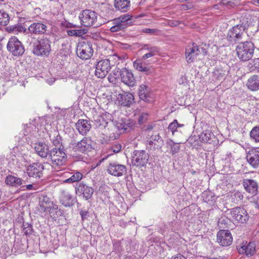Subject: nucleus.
<instances>
[{
  "label": "nucleus",
  "mask_w": 259,
  "mask_h": 259,
  "mask_svg": "<svg viewBox=\"0 0 259 259\" xmlns=\"http://www.w3.org/2000/svg\"><path fill=\"white\" fill-rule=\"evenodd\" d=\"M235 50L240 60L247 61L250 60L253 56L254 45L250 41L241 42L237 46Z\"/></svg>",
  "instance_id": "nucleus-1"
},
{
  "label": "nucleus",
  "mask_w": 259,
  "mask_h": 259,
  "mask_svg": "<svg viewBox=\"0 0 259 259\" xmlns=\"http://www.w3.org/2000/svg\"><path fill=\"white\" fill-rule=\"evenodd\" d=\"M246 85L251 91L259 90V75H253L247 80Z\"/></svg>",
  "instance_id": "nucleus-30"
},
{
  "label": "nucleus",
  "mask_w": 259,
  "mask_h": 259,
  "mask_svg": "<svg viewBox=\"0 0 259 259\" xmlns=\"http://www.w3.org/2000/svg\"><path fill=\"white\" fill-rule=\"evenodd\" d=\"M107 171L109 174L112 176L120 177L126 173V167L124 165L113 162L109 164Z\"/></svg>",
  "instance_id": "nucleus-18"
},
{
  "label": "nucleus",
  "mask_w": 259,
  "mask_h": 259,
  "mask_svg": "<svg viewBox=\"0 0 259 259\" xmlns=\"http://www.w3.org/2000/svg\"><path fill=\"white\" fill-rule=\"evenodd\" d=\"M149 154L144 150H135L132 159V164L136 167L145 166L149 160Z\"/></svg>",
  "instance_id": "nucleus-10"
},
{
  "label": "nucleus",
  "mask_w": 259,
  "mask_h": 259,
  "mask_svg": "<svg viewBox=\"0 0 259 259\" xmlns=\"http://www.w3.org/2000/svg\"><path fill=\"white\" fill-rule=\"evenodd\" d=\"M54 205L50 198L46 194H41L39 196V210L43 212L48 211Z\"/></svg>",
  "instance_id": "nucleus-25"
},
{
  "label": "nucleus",
  "mask_w": 259,
  "mask_h": 259,
  "mask_svg": "<svg viewBox=\"0 0 259 259\" xmlns=\"http://www.w3.org/2000/svg\"><path fill=\"white\" fill-rule=\"evenodd\" d=\"M158 143H154L153 144V146H148L147 145V148L149 150H160L161 151V148H156V147H157V145H158Z\"/></svg>",
  "instance_id": "nucleus-54"
},
{
  "label": "nucleus",
  "mask_w": 259,
  "mask_h": 259,
  "mask_svg": "<svg viewBox=\"0 0 259 259\" xmlns=\"http://www.w3.org/2000/svg\"><path fill=\"white\" fill-rule=\"evenodd\" d=\"M79 18L82 25L90 27L96 24L98 15L95 11L91 10H84L79 14Z\"/></svg>",
  "instance_id": "nucleus-7"
},
{
  "label": "nucleus",
  "mask_w": 259,
  "mask_h": 259,
  "mask_svg": "<svg viewBox=\"0 0 259 259\" xmlns=\"http://www.w3.org/2000/svg\"><path fill=\"white\" fill-rule=\"evenodd\" d=\"M114 7L116 10L125 12L128 11L130 6V0H114Z\"/></svg>",
  "instance_id": "nucleus-33"
},
{
  "label": "nucleus",
  "mask_w": 259,
  "mask_h": 259,
  "mask_svg": "<svg viewBox=\"0 0 259 259\" xmlns=\"http://www.w3.org/2000/svg\"><path fill=\"white\" fill-rule=\"evenodd\" d=\"M217 242L223 246L230 245L233 241L232 235L229 231L221 230H220L217 236Z\"/></svg>",
  "instance_id": "nucleus-15"
},
{
  "label": "nucleus",
  "mask_w": 259,
  "mask_h": 259,
  "mask_svg": "<svg viewBox=\"0 0 259 259\" xmlns=\"http://www.w3.org/2000/svg\"><path fill=\"white\" fill-rule=\"evenodd\" d=\"M200 51H202V52L204 54H206V52L205 51V49H204L203 48H200Z\"/></svg>",
  "instance_id": "nucleus-62"
},
{
  "label": "nucleus",
  "mask_w": 259,
  "mask_h": 259,
  "mask_svg": "<svg viewBox=\"0 0 259 259\" xmlns=\"http://www.w3.org/2000/svg\"><path fill=\"white\" fill-rule=\"evenodd\" d=\"M154 143H158L156 148H161L162 146L163 145V140L162 138L159 136V134H155L152 135L150 138L147 141V145L149 146H153Z\"/></svg>",
  "instance_id": "nucleus-34"
},
{
  "label": "nucleus",
  "mask_w": 259,
  "mask_h": 259,
  "mask_svg": "<svg viewBox=\"0 0 259 259\" xmlns=\"http://www.w3.org/2000/svg\"><path fill=\"white\" fill-rule=\"evenodd\" d=\"M121 81L130 87H134L136 84V79L133 73L126 68H124L120 71Z\"/></svg>",
  "instance_id": "nucleus-21"
},
{
  "label": "nucleus",
  "mask_w": 259,
  "mask_h": 259,
  "mask_svg": "<svg viewBox=\"0 0 259 259\" xmlns=\"http://www.w3.org/2000/svg\"><path fill=\"white\" fill-rule=\"evenodd\" d=\"M142 49H145L148 50L153 55H155L159 51V49L157 47L149 46L148 45H144Z\"/></svg>",
  "instance_id": "nucleus-44"
},
{
  "label": "nucleus",
  "mask_w": 259,
  "mask_h": 259,
  "mask_svg": "<svg viewBox=\"0 0 259 259\" xmlns=\"http://www.w3.org/2000/svg\"><path fill=\"white\" fill-rule=\"evenodd\" d=\"M237 249L240 254L250 257L255 252V244L253 242L243 243L240 245L237 246Z\"/></svg>",
  "instance_id": "nucleus-16"
},
{
  "label": "nucleus",
  "mask_w": 259,
  "mask_h": 259,
  "mask_svg": "<svg viewBox=\"0 0 259 259\" xmlns=\"http://www.w3.org/2000/svg\"><path fill=\"white\" fill-rule=\"evenodd\" d=\"M51 43L50 39L46 37L37 39L33 43V53L37 56H48L51 51Z\"/></svg>",
  "instance_id": "nucleus-2"
},
{
  "label": "nucleus",
  "mask_w": 259,
  "mask_h": 259,
  "mask_svg": "<svg viewBox=\"0 0 259 259\" xmlns=\"http://www.w3.org/2000/svg\"><path fill=\"white\" fill-rule=\"evenodd\" d=\"M120 71H121L120 70L119 71L118 70H117L116 71H115V70L113 72V74L114 76H116V77H117L118 76V73L120 74Z\"/></svg>",
  "instance_id": "nucleus-60"
},
{
  "label": "nucleus",
  "mask_w": 259,
  "mask_h": 259,
  "mask_svg": "<svg viewBox=\"0 0 259 259\" xmlns=\"http://www.w3.org/2000/svg\"><path fill=\"white\" fill-rule=\"evenodd\" d=\"M7 48L15 56H22L25 52L23 45L16 37H12L9 39Z\"/></svg>",
  "instance_id": "nucleus-9"
},
{
  "label": "nucleus",
  "mask_w": 259,
  "mask_h": 259,
  "mask_svg": "<svg viewBox=\"0 0 259 259\" xmlns=\"http://www.w3.org/2000/svg\"><path fill=\"white\" fill-rule=\"evenodd\" d=\"M40 122V119H34L32 122L27 123L24 125V128H30L31 130L37 129V130H58L59 127L58 126V122L56 120L52 121L50 118L46 119L45 121L41 122L40 124L38 123Z\"/></svg>",
  "instance_id": "nucleus-6"
},
{
  "label": "nucleus",
  "mask_w": 259,
  "mask_h": 259,
  "mask_svg": "<svg viewBox=\"0 0 259 259\" xmlns=\"http://www.w3.org/2000/svg\"><path fill=\"white\" fill-rule=\"evenodd\" d=\"M254 206L256 208H259V206H258V203L257 202L254 203Z\"/></svg>",
  "instance_id": "nucleus-63"
},
{
  "label": "nucleus",
  "mask_w": 259,
  "mask_h": 259,
  "mask_svg": "<svg viewBox=\"0 0 259 259\" xmlns=\"http://www.w3.org/2000/svg\"><path fill=\"white\" fill-rule=\"evenodd\" d=\"M49 156L53 167L65 164L67 157L63 145H60L59 147H55L52 149L50 150Z\"/></svg>",
  "instance_id": "nucleus-3"
},
{
  "label": "nucleus",
  "mask_w": 259,
  "mask_h": 259,
  "mask_svg": "<svg viewBox=\"0 0 259 259\" xmlns=\"http://www.w3.org/2000/svg\"><path fill=\"white\" fill-rule=\"evenodd\" d=\"M119 96H120L119 102L120 105L123 106H130L134 100V95L131 93H124L119 94Z\"/></svg>",
  "instance_id": "nucleus-32"
},
{
  "label": "nucleus",
  "mask_w": 259,
  "mask_h": 259,
  "mask_svg": "<svg viewBox=\"0 0 259 259\" xmlns=\"http://www.w3.org/2000/svg\"><path fill=\"white\" fill-rule=\"evenodd\" d=\"M121 146L120 144L115 145L113 146L111 148V149L113 151V152L115 153L119 152L121 150Z\"/></svg>",
  "instance_id": "nucleus-53"
},
{
  "label": "nucleus",
  "mask_w": 259,
  "mask_h": 259,
  "mask_svg": "<svg viewBox=\"0 0 259 259\" xmlns=\"http://www.w3.org/2000/svg\"><path fill=\"white\" fill-rule=\"evenodd\" d=\"M26 187V189H27V190H31L33 189V185H32V184H29L25 186H23V187Z\"/></svg>",
  "instance_id": "nucleus-59"
},
{
  "label": "nucleus",
  "mask_w": 259,
  "mask_h": 259,
  "mask_svg": "<svg viewBox=\"0 0 259 259\" xmlns=\"http://www.w3.org/2000/svg\"><path fill=\"white\" fill-rule=\"evenodd\" d=\"M168 144L170 146V153L172 155H174L179 152L180 149V145L179 143H176L171 141Z\"/></svg>",
  "instance_id": "nucleus-41"
},
{
  "label": "nucleus",
  "mask_w": 259,
  "mask_h": 259,
  "mask_svg": "<svg viewBox=\"0 0 259 259\" xmlns=\"http://www.w3.org/2000/svg\"><path fill=\"white\" fill-rule=\"evenodd\" d=\"M122 59L121 56H119L118 55L115 54L113 55L112 56H110L108 59H107L108 61H109V62L111 63H112L113 64V66L115 64H119V61L121 60Z\"/></svg>",
  "instance_id": "nucleus-42"
},
{
  "label": "nucleus",
  "mask_w": 259,
  "mask_h": 259,
  "mask_svg": "<svg viewBox=\"0 0 259 259\" xmlns=\"http://www.w3.org/2000/svg\"><path fill=\"white\" fill-rule=\"evenodd\" d=\"M89 212L86 210H81L80 211V214L82 221H84L85 220L87 219L88 217L89 216Z\"/></svg>",
  "instance_id": "nucleus-51"
},
{
  "label": "nucleus",
  "mask_w": 259,
  "mask_h": 259,
  "mask_svg": "<svg viewBox=\"0 0 259 259\" xmlns=\"http://www.w3.org/2000/svg\"><path fill=\"white\" fill-rule=\"evenodd\" d=\"M78 132L82 135H85L87 133V131H78Z\"/></svg>",
  "instance_id": "nucleus-61"
},
{
  "label": "nucleus",
  "mask_w": 259,
  "mask_h": 259,
  "mask_svg": "<svg viewBox=\"0 0 259 259\" xmlns=\"http://www.w3.org/2000/svg\"><path fill=\"white\" fill-rule=\"evenodd\" d=\"M60 202L65 207H70L74 204V198L69 192L63 191L60 198Z\"/></svg>",
  "instance_id": "nucleus-29"
},
{
  "label": "nucleus",
  "mask_w": 259,
  "mask_h": 259,
  "mask_svg": "<svg viewBox=\"0 0 259 259\" xmlns=\"http://www.w3.org/2000/svg\"><path fill=\"white\" fill-rule=\"evenodd\" d=\"M201 53L200 48L195 44L193 46L189 47L186 50V59L188 63L193 62L197 56Z\"/></svg>",
  "instance_id": "nucleus-24"
},
{
  "label": "nucleus",
  "mask_w": 259,
  "mask_h": 259,
  "mask_svg": "<svg viewBox=\"0 0 259 259\" xmlns=\"http://www.w3.org/2000/svg\"><path fill=\"white\" fill-rule=\"evenodd\" d=\"M246 27L243 23L238 24L230 29L227 36L228 40L231 44H235L242 40L245 35Z\"/></svg>",
  "instance_id": "nucleus-5"
},
{
  "label": "nucleus",
  "mask_w": 259,
  "mask_h": 259,
  "mask_svg": "<svg viewBox=\"0 0 259 259\" xmlns=\"http://www.w3.org/2000/svg\"><path fill=\"white\" fill-rule=\"evenodd\" d=\"M139 96L141 100L150 102L152 99L150 88L145 84H141L139 88Z\"/></svg>",
  "instance_id": "nucleus-27"
},
{
  "label": "nucleus",
  "mask_w": 259,
  "mask_h": 259,
  "mask_svg": "<svg viewBox=\"0 0 259 259\" xmlns=\"http://www.w3.org/2000/svg\"><path fill=\"white\" fill-rule=\"evenodd\" d=\"M178 126L179 123H178V121L175 119L169 124L168 130H177Z\"/></svg>",
  "instance_id": "nucleus-49"
},
{
  "label": "nucleus",
  "mask_w": 259,
  "mask_h": 259,
  "mask_svg": "<svg viewBox=\"0 0 259 259\" xmlns=\"http://www.w3.org/2000/svg\"><path fill=\"white\" fill-rule=\"evenodd\" d=\"M76 192L79 196L82 195L83 197L86 200H88L92 197L94 190L92 187L85 184H80L76 187Z\"/></svg>",
  "instance_id": "nucleus-22"
},
{
  "label": "nucleus",
  "mask_w": 259,
  "mask_h": 259,
  "mask_svg": "<svg viewBox=\"0 0 259 259\" xmlns=\"http://www.w3.org/2000/svg\"><path fill=\"white\" fill-rule=\"evenodd\" d=\"M61 141H62V140H61V136H60L59 135V134H58L56 136V139L55 140H54L53 142L54 145L55 146V147H59L60 143ZM60 145H62L60 144Z\"/></svg>",
  "instance_id": "nucleus-50"
},
{
  "label": "nucleus",
  "mask_w": 259,
  "mask_h": 259,
  "mask_svg": "<svg viewBox=\"0 0 259 259\" xmlns=\"http://www.w3.org/2000/svg\"><path fill=\"white\" fill-rule=\"evenodd\" d=\"M44 169V166L42 163H34L28 167L27 172L29 177L39 179L42 177Z\"/></svg>",
  "instance_id": "nucleus-17"
},
{
  "label": "nucleus",
  "mask_w": 259,
  "mask_h": 259,
  "mask_svg": "<svg viewBox=\"0 0 259 259\" xmlns=\"http://www.w3.org/2000/svg\"><path fill=\"white\" fill-rule=\"evenodd\" d=\"M250 136L255 142H259V131H250Z\"/></svg>",
  "instance_id": "nucleus-48"
},
{
  "label": "nucleus",
  "mask_w": 259,
  "mask_h": 259,
  "mask_svg": "<svg viewBox=\"0 0 259 259\" xmlns=\"http://www.w3.org/2000/svg\"><path fill=\"white\" fill-rule=\"evenodd\" d=\"M5 182L7 185L15 187H18L25 183V181L22 180L21 178L12 175H8L7 176Z\"/></svg>",
  "instance_id": "nucleus-31"
},
{
  "label": "nucleus",
  "mask_w": 259,
  "mask_h": 259,
  "mask_svg": "<svg viewBox=\"0 0 259 259\" xmlns=\"http://www.w3.org/2000/svg\"><path fill=\"white\" fill-rule=\"evenodd\" d=\"M93 141L87 137L83 138L74 147L75 151L88 154L94 149Z\"/></svg>",
  "instance_id": "nucleus-13"
},
{
  "label": "nucleus",
  "mask_w": 259,
  "mask_h": 259,
  "mask_svg": "<svg viewBox=\"0 0 259 259\" xmlns=\"http://www.w3.org/2000/svg\"><path fill=\"white\" fill-rule=\"evenodd\" d=\"M245 190L252 195L257 193L258 185L256 181L252 179H244L242 182Z\"/></svg>",
  "instance_id": "nucleus-26"
},
{
  "label": "nucleus",
  "mask_w": 259,
  "mask_h": 259,
  "mask_svg": "<svg viewBox=\"0 0 259 259\" xmlns=\"http://www.w3.org/2000/svg\"><path fill=\"white\" fill-rule=\"evenodd\" d=\"M211 194V193L210 192H207L206 191L205 193H203L204 195H207L208 194Z\"/></svg>",
  "instance_id": "nucleus-64"
},
{
  "label": "nucleus",
  "mask_w": 259,
  "mask_h": 259,
  "mask_svg": "<svg viewBox=\"0 0 259 259\" xmlns=\"http://www.w3.org/2000/svg\"><path fill=\"white\" fill-rule=\"evenodd\" d=\"M134 68L139 71H141L147 75L153 76L155 74V69L152 66L147 65L141 60H136L133 64Z\"/></svg>",
  "instance_id": "nucleus-20"
},
{
  "label": "nucleus",
  "mask_w": 259,
  "mask_h": 259,
  "mask_svg": "<svg viewBox=\"0 0 259 259\" xmlns=\"http://www.w3.org/2000/svg\"><path fill=\"white\" fill-rule=\"evenodd\" d=\"M82 178V175L79 172H76L72 175L69 178L65 180L64 182L67 183H72L78 182Z\"/></svg>",
  "instance_id": "nucleus-40"
},
{
  "label": "nucleus",
  "mask_w": 259,
  "mask_h": 259,
  "mask_svg": "<svg viewBox=\"0 0 259 259\" xmlns=\"http://www.w3.org/2000/svg\"><path fill=\"white\" fill-rule=\"evenodd\" d=\"M148 114L146 113H142L140 115L138 119V123L139 124H142L146 122L148 119Z\"/></svg>",
  "instance_id": "nucleus-46"
},
{
  "label": "nucleus",
  "mask_w": 259,
  "mask_h": 259,
  "mask_svg": "<svg viewBox=\"0 0 259 259\" xmlns=\"http://www.w3.org/2000/svg\"><path fill=\"white\" fill-rule=\"evenodd\" d=\"M247 161L254 168L259 167V151L256 148L250 149L246 154Z\"/></svg>",
  "instance_id": "nucleus-19"
},
{
  "label": "nucleus",
  "mask_w": 259,
  "mask_h": 259,
  "mask_svg": "<svg viewBox=\"0 0 259 259\" xmlns=\"http://www.w3.org/2000/svg\"><path fill=\"white\" fill-rule=\"evenodd\" d=\"M10 21V17L8 13L4 10H0V25L6 26Z\"/></svg>",
  "instance_id": "nucleus-39"
},
{
  "label": "nucleus",
  "mask_w": 259,
  "mask_h": 259,
  "mask_svg": "<svg viewBox=\"0 0 259 259\" xmlns=\"http://www.w3.org/2000/svg\"><path fill=\"white\" fill-rule=\"evenodd\" d=\"M141 32L149 33L152 35L157 34L159 30L158 29H151V28H144L142 29Z\"/></svg>",
  "instance_id": "nucleus-45"
},
{
  "label": "nucleus",
  "mask_w": 259,
  "mask_h": 259,
  "mask_svg": "<svg viewBox=\"0 0 259 259\" xmlns=\"http://www.w3.org/2000/svg\"><path fill=\"white\" fill-rule=\"evenodd\" d=\"M29 32L34 35H44L48 31V26L45 22H37L32 23L28 27Z\"/></svg>",
  "instance_id": "nucleus-14"
},
{
  "label": "nucleus",
  "mask_w": 259,
  "mask_h": 259,
  "mask_svg": "<svg viewBox=\"0 0 259 259\" xmlns=\"http://www.w3.org/2000/svg\"><path fill=\"white\" fill-rule=\"evenodd\" d=\"M77 56L82 59L91 58L94 53L93 43L91 41H82L78 44L76 48Z\"/></svg>",
  "instance_id": "nucleus-8"
},
{
  "label": "nucleus",
  "mask_w": 259,
  "mask_h": 259,
  "mask_svg": "<svg viewBox=\"0 0 259 259\" xmlns=\"http://www.w3.org/2000/svg\"><path fill=\"white\" fill-rule=\"evenodd\" d=\"M22 229L24 233L26 235L31 234L33 232L32 226L31 224L28 223H23L22 225Z\"/></svg>",
  "instance_id": "nucleus-43"
},
{
  "label": "nucleus",
  "mask_w": 259,
  "mask_h": 259,
  "mask_svg": "<svg viewBox=\"0 0 259 259\" xmlns=\"http://www.w3.org/2000/svg\"><path fill=\"white\" fill-rule=\"evenodd\" d=\"M249 65L251 67H254L258 71L259 70V58L254 59L251 62H249Z\"/></svg>",
  "instance_id": "nucleus-47"
},
{
  "label": "nucleus",
  "mask_w": 259,
  "mask_h": 259,
  "mask_svg": "<svg viewBox=\"0 0 259 259\" xmlns=\"http://www.w3.org/2000/svg\"><path fill=\"white\" fill-rule=\"evenodd\" d=\"M112 66H113V64L107 59L99 61L96 64L95 75L98 78L105 77L110 70Z\"/></svg>",
  "instance_id": "nucleus-11"
},
{
  "label": "nucleus",
  "mask_w": 259,
  "mask_h": 259,
  "mask_svg": "<svg viewBox=\"0 0 259 259\" xmlns=\"http://www.w3.org/2000/svg\"><path fill=\"white\" fill-rule=\"evenodd\" d=\"M153 56L154 55L152 54L149 52L148 53L145 54L143 56L142 59L146 60V59H147L150 57H151Z\"/></svg>",
  "instance_id": "nucleus-56"
},
{
  "label": "nucleus",
  "mask_w": 259,
  "mask_h": 259,
  "mask_svg": "<svg viewBox=\"0 0 259 259\" xmlns=\"http://www.w3.org/2000/svg\"><path fill=\"white\" fill-rule=\"evenodd\" d=\"M120 226L122 227H125L127 224V223L124 222L123 221H120L119 222Z\"/></svg>",
  "instance_id": "nucleus-58"
},
{
  "label": "nucleus",
  "mask_w": 259,
  "mask_h": 259,
  "mask_svg": "<svg viewBox=\"0 0 259 259\" xmlns=\"http://www.w3.org/2000/svg\"><path fill=\"white\" fill-rule=\"evenodd\" d=\"M87 32V29L81 28L78 29L67 30V33L69 36H75L78 37H81Z\"/></svg>",
  "instance_id": "nucleus-38"
},
{
  "label": "nucleus",
  "mask_w": 259,
  "mask_h": 259,
  "mask_svg": "<svg viewBox=\"0 0 259 259\" xmlns=\"http://www.w3.org/2000/svg\"><path fill=\"white\" fill-rule=\"evenodd\" d=\"M132 18V16L130 15L124 14L113 19L112 21L113 26L110 27V31L112 32L124 31L128 27L133 25Z\"/></svg>",
  "instance_id": "nucleus-4"
},
{
  "label": "nucleus",
  "mask_w": 259,
  "mask_h": 259,
  "mask_svg": "<svg viewBox=\"0 0 259 259\" xmlns=\"http://www.w3.org/2000/svg\"><path fill=\"white\" fill-rule=\"evenodd\" d=\"M120 134L118 133H114L110 134L109 136V138L108 139V140H114L115 139H118L120 136ZM107 140V139H106Z\"/></svg>",
  "instance_id": "nucleus-52"
},
{
  "label": "nucleus",
  "mask_w": 259,
  "mask_h": 259,
  "mask_svg": "<svg viewBox=\"0 0 259 259\" xmlns=\"http://www.w3.org/2000/svg\"><path fill=\"white\" fill-rule=\"evenodd\" d=\"M50 217L54 220H56L58 218L63 216L64 211L62 209L59 208L57 205H54L48 210Z\"/></svg>",
  "instance_id": "nucleus-35"
},
{
  "label": "nucleus",
  "mask_w": 259,
  "mask_h": 259,
  "mask_svg": "<svg viewBox=\"0 0 259 259\" xmlns=\"http://www.w3.org/2000/svg\"><path fill=\"white\" fill-rule=\"evenodd\" d=\"M108 123V122H107L102 116L98 117V118L95 120V127L100 130L105 128L107 126Z\"/></svg>",
  "instance_id": "nucleus-37"
},
{
  "label": "nucleus",
  "mask_w": 259,
  "mask_h": 259,
  "mask_svg": "<svg viewBox=\"0 0 259 259\" xmlns=\"http://www.w3.org/2000/svg\"><path fill=\"white\" fill-rule=\"evenodd\" d=\"M33 148L37 155L41 158H47L49 155L50 150L48 145L45 142L34 143Z\"/></svg>",
  "instance_id": "nucleus-23"
},
{
  "label": "nucleus",
  "mask_w": 259,
  "mask_h": 259,
  "mask_svg": "<svg viewBox=\"0 0 259 259\" xmlns=\"http://www.w3.org/2000/svg\"><path fill=\"white\" fill-rule=\"evenodd\" d=\"M76 130H90L91 124L89 120L87 119H79L75 124Z\"/></svg>",
  "instance_id": "nucleus-36"
},
{
  "label": "nucleus",
  "mask_w": 259,
  "mask_h": 259,
  "mask_svg": "<svg viewBox=\"0 0 259 259\" xmlns=\"http://www.w3.org/2000/svg\"><path fill=\"white\" fill-rule=\"evenodd\" d=\"M233 219L238 223H244L248 220L246 210L241 207H236L230 210Z\"/></svg>",
  "instance_id": "nucleus-12"
},
{
  "label": "nucleus",
  "mask_w": 259,
  "mask_h": 259,
  "mask_svg": "<svg viewBox=\"0 0 259 259\" xmlns=\"http://www.w3.org/2000/svg\"><path fill=\"white\" fill-rule=\"evenodd\" d=\"M17 30L19 31H26V28H25V27H23L22 26L20 25V26H19L18 27V29Z\"/></svg>",
  "instance_id": "nucleus-57"
},
{
  "label": "nucleus",
  "mask_w": 259,
  "mask_h": 259,
  "mask_svg": "<svg viewBox=\"0 0 259 259\" xmlns=\"http://www.w3.org/2000/svg\"><path fill=\"white\" fill-rule=\"evenodd\" d=\"M194 136L196 137L195 140L201 142L207 143L211 139L212 134L210 131H193Z\"/></svg>",
  "instance_id": "nucleus-28"
},
{
  "label": "nucleus",
  "mask_w": 259,
  "mask_h": 259,
  "mask_svg": "<svg viewBox=\"0 0 259 259\" xmlns=\"http://www.w3.org/2000/svg\"><path fill=\"white\" fill-rule=\"evenodd\" d=\"M108 80L111 82H115L116 79L117 78L116 76H114L112 74H110L108 76Z\"/></svg>",
  "instance_id": "nucleus-55"
}]
</instances>
